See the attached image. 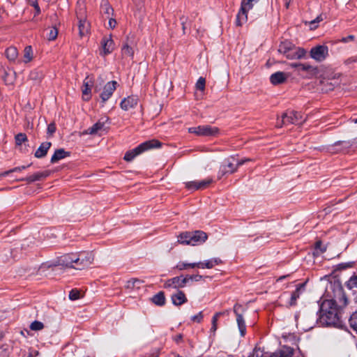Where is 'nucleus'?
Returning <instances> with one entry per match:
<instances>
[{"label": "nucleus", "mask_w": 357, "mask_h": 357, "mask_svg": "<svg viewBox=\"0 0 357 357\" xmlns=\"http://www.w3.org/2000/svg\"><path fill=\"white\" fill-rule=\"evenodd\" d=\"M293 0H284V3H285V7L287 8H289V4L291 3V2Z\"/></svg>", "instance_id": "69168bd1"}, {"label": "nucleus", "mask_w": 357, "mask_h": 357, "mask_svg": "<svg viewBox=\"0 0 357 357\" xmlns=\"http://www.w3.org/2000/svg\"><path fill=\"white\" fill-rule=\"evenodd\" d=\"M56 131V125L54 123H51L47 126V134L52 135Z\"/></svg>", "instance_id": "864d4df0"}, {"label": "nucleus", "mask_w": 357, "mask_h": 357, "mask_svg": "<svg viewBox=\"0 0 357 357\" xmlns=\"http://www.w3.org/2000/svg\"><path fill=\"white\" fill-rule=\"evenodd\" d=\"M91 25L86 19H79L78 23L79 35L81 38L88 36L90 33Z\"/></svg>", "instance_id": "4be33fe9"}, {"label": "nucleus", "mask_w": 357, "mask_h": 357, "mask_svg": "<svg viewBox=\"0 0 357 357\" xmlns=\"http://www.w3.org/2000/svg\"><path fill=\"white\" fill-rule=\"evenodd\" d=\"M337 146H342L344 149H347L352 146V143L349 141H337L331 146L330 150L333 151V148Z\"/></svg>", "instance_id": "e433bc0d"}, {"label": "nucleus", "mask_w": 357, "mask_h": 357, "mask_svg": "<svg viewBox=\"0 0 357 357\" xmlns=\"http://www.w3.org/2000/svg\"><path fill=\"white\" fill-rule=\"evenodd\" d=\"M44 328V324L39 321H34L30 325V329L32 331H40Z\"/></svg>", "instance_id": "a19ab883"}, {"label": "nucleus", "mask_w": 357, "mask_h": 357, "mask_svg": "<svg viewBox=\"0 0 357 357\" xmlns=\"http://www.w3.org/2000/svg\"><path fill=\"white\" fill-rule=\"evenodd\" d=\"M340 305L337 304L336 300H324L320 305V318L327 325L337 326L341 323V307L347 303V298L344 294L340 291L339 293Z\"/></svg>", "instance_id": "f257e3e1"}, {"label": "nucleus", "mask_w": 357, "mask_h": 357, "mask_svg": "<svg viewBox=\"0 0 357 357\" xmlns=\"http://www.w3.org/2000/svg\"><path fill=\"white\" fill-rule=\"evenodd\" d=\"M172 301L174 305L180 306L188 301V299L183 291L177 290L176 292L172 295Z\"/></svg>", "instance_id": "412c9836"}, {"label": "nucleus", "mask_w": 357, "mask_h": 357, "mask_svg": "<svg viewBox=\"0 0 357 357\" xmlns=\"http://www.w3.org/2000/svg\"><path fill=\"white\" fill-rule=\"evenodd\" d=\"M278 52L288 59H299L304 57L306 54L305 49L296 47L291 41L287 40L280 43Z\"/></svg>", "instance_id": "f03ea898"}, {"label": "nucleus", "mask_w": 357, "mask_h": 357, "mask_svg": "<svg viewBox=\"0 0 357 357\" xmlns=\"http://www.w3.org/2000/svg\"><path fill=\"white\" fill-rule=\"evenodd\" d=\"M58 36V31L56 28L52 27L48 33L47 38L49 40H54Z\"/></svg>", "instance_id": "09e8293b"}, {"label": "nucleus", "mask_w": 357, "mask_h": 357, "mask_svg": "<svg viewBox=\"0 0 357 357\" xmlns=\"http://www.w3.org/2000/svg\"><path fill=\"white\" fill-rule=\"evenodd\" d=\"M245 163V160H244L243 159L242 160H237L236 161V166L237 167V168L241 165H243V164Z\"/></svg>", "instance_id": "e2e57ef3"}, {"label": "nucleus", "mask_w": 357, "mask_h": 357, "mask_svg": "<svg viewBox=\"0 0 357 357\" xmlns=\"http://www.w3.org/2000/svg\"><path fill=\"white\" fill-rule=\"evenodd\" d=\"M101 10L102 11L107 15V17L113 13V8L110 6L107 1H102L101 3Z\"/></svg>", "instance_id": "72a5a7b5"}, {"label": "nucleus", "mask_w": 357, "mask_h": 357, "mask_svg": "<svg viewBox=\"0 0 357 357\" xmlns=\"http://www.w3.org/2000/svg\"><path fill=\"white\" fill-rule=\"evenodd\" d=\"M116 22L114 19L110 18L109 20V26L112 29H114L116 26Z\"/></svg>", "instance_id": "4d7b16f0"}, {"label": "nucleus", "mask_w": 357, "mask_h": 357, "mask_svg": "<svg viewBox=\"0 0 357 357\" xmlns=\"http://www.w3.org/2000/svg\"><path fill=\"white\" fill-rule=\"evenodd\" d=\"M243 160H245V162L252 160L250 158H245Z\"/></svg>", "instance_id": "338daca9"}, {"label": "nucleus", "mask_w": 357, "mask_h": 357, "mask_svg": "<svg viewBox=\"0 0 357 357\" xmlns=\"http://www.w3.org/2000/svg\"><path fill=\"white\" fill-rule=\"evenodd\" d=\"M198 181H193L185 183V187L189 190H198Z\"/></svg>", "instance_id": "c03bdc74"}, {"label": "nucleus", "mask_w": 357, "mask_h": 357, "mask_svg": "<svg viewBox=\"0 0 357 357\" xmlns=\"http://www.w3.org/2000/svg\"><path fill=\"white\" fill-rule=\"evenodd\" d=\"M122 54L125 56L132 57L134 54V51L131 47H130L128 44H126L123 46L121 49Z\"/></svg>", "instance_id": "4c0bfd02"}, {"label": "nucleus", "mask_w": 357, "mask_h": 357, "mask_svg": "<svg viewBox=\"0 0 357 357\" xmlns=\"http://www.w3.org/2000/svg\"><path fill=\"white\" fill-rule=\"evenodd\" d=\"M161 146V143L157 139H152L144 142L131 151L126 153L123 159L127 162L132 161L137 155L141 154L145 151L153 148H158Z\"/></svg>", "instance_id": "7ed1b4c3"}, {"label": "nucleus", "mask_w": 357, "mask_h": 357, "mask_svg": "<svg viewBox=\"0 0 357 357\" xmlns=\"http://www.w3.org/2000/svg\"><path fill=\"white\" fill-rule=\"evenodd\" d=\"M203 314L202 312H199L197 314L192 317V321L197 323H200L203 319Z\"/></svg>", "instance_id": "603ef678"}, {"label": "nucleus", "mask_w": 357, "mask_h": 357, "mask_svg": "<svg viewBox=\"0 0 357 357\" xmlns=\"http://www.w3.org/2000/svg\"><path fill=\"white\" fill-rule=\"evenodd\" d=\"M70 153L69 151H65L64 149H59L54 151V153L52 155L50 161L52 163H56L59 160L70 156Z\"/></svg>", "instance_id": "a878e982"}, {"label": "nucleus", "mask_w": 357, "mask_h": 357, "mask_svg": "<svg viewBox=\"0 0 357 357\" xmlns=\"http://www.w3.org/2000/svg\"><path fill=\"white\" fill-rule=\"evenodd\" d=\"M243 307L241 305L236 304L234 306V312L236 316V322L241 333V335L243 337L246 333V326L243 315L240 313V311H243Z\"/></svg>", "instance_id": "9b49d317"}, {"label": "nucleus", "mask_w": 357, "mask_h": 357, "mask_svg": "<svg viewBox=\"0 0 357 357\" xmlns=\"http://www.w3.org/2000/svg\"><path fill=\"white\" fill-rule=\"evenodd\" d=\"M17 50L15 47H10L6 50V56L10 61H15L17 57Z\"/></svg>", "instance_id": "2f4dec72"}, {"label": "nucleus", "mask_w": 357, "mask_h": 357, "mask_svg": "<svg viewBox=\"0 0 357 357\" xmlns=\"http://www.w3.org/2000/svg\"><path fill=\"white\" fill-rule=\"evenodd\" d=\"M206 80L204 77L199 78L196 83V88L200 91H204L205 88Z\"/></svg>", "instance_id": "8fccbe9b"}, {"label": "nucleus", "mask_w": 357, "mask_h": 357, "mask_svg": "<svg viewBox=\"0 0 357 357\" xmlns=\"http://www.w3.org/2000/svg\"><path fill=\"white\" fill-rule=\"evenodd\" d=\"M31 46H27L25 47L24 49V59H25V62H29L31 59H32V56H31Z\"/></svg>", "instance_id": "de8ad7c7"}, {"label": "nucleus", "mask_w": 357, "mask_h": 357, "mask_svg": "<svg viewBox=\"0 0 357 357\" xmlns=\"http://www.w3.org/2000/svg\"><path fill=\"white\" fill-rule=\"evenodd\" d=\"M225 312H217L214 314V316L212 318V326L211 328V333H213V335L215 334L217 328H218V320L219 319V317L220 316H222V314H224Z\"/></svg>", "instance_id": "473e14b6"}, {"label": "nucleus", "mask_w": 357, "mask_h": 357, "mask_svg": "<svg viewBox=\"0 0 357 357\" xmlns=\"http://www.w3.org/2000/svg\"><path fill=\"white\" fill-rule=\"evenodd\" d=\"M186 284V277L176 276L166 280L164 283V288H172L179 290V289L184 287Z\"/></svg>", "instance_id": "1a4fd4ad"}, {"label": "nucleus", "mask_w": 357, "mask_h": 357, "mask_svg": "<svg viewBox=\"0 0 357 357\" xmlns=\"http://www.w3.org/2000/svg\"><path fill=\"white\" fill-rule=\"evenodd\" d=\"M185 277H186L187 282L189 280H195L196 282H198V281L201 280L203 278V276L201 275H199V274L192 275H188Z\"/></svg>", "instance_id": "3c124183"}, {"label": "nucleus", "mask_w": 357, "mask_h": 357, "mask_svg": "<svg viewBox=\"0 0 357 357\" xmlns=\"http://www.w3.org/2000/svg\"><path fill=\"white\" fill-rule=\"evenodd\" d=\"M15 141L16 146H21L22 143L28 141L27 136L25 133H18L15 137Z\"/></svg>", "instance_id": "f704fd0d"}, {"label": "nucleus", "mask_w": 357, "mask_h": 357, "mask_svg": "<svg viewBox=\"0 0 357 357\" xmlns=\"http://www.w3.org/2000/svg\"><path fill=\"white\" fill-rule=\"evenodd\" d=\"M248 357H267L264 350L260 348H256Z\"/></svg>", "instance_id": "37998d69"}, {"label": "nucleus", "mask_w": 357, "mask_h": 357, "mask_svg": "<svg viewBox=\"0 0 357 357\" xmlns=\"http://www.w3.org/2000/svg\"><path fill=\"white\" fill-rule=\"evenodd\" d=\"M117 82L116 81H111L107 82L104 86L103 91L100 94V98L103 102L107 101L113 94L116 89Z\"/></svg>", "instance_id": "ddd939ff"}, {"label": "nucleus", "mask_w": 357, "mask_h": 357, "mask_svg": "<svg viewBox=\"0 0 357 357\" xmlns=\"http://www.w3.org/2000/svg\"><path fill=\"white\" fill-rule=\"evenodd\" d=\"M50 174V171H49V170H46V171H43V172H36L25 178L19 179V181H26L29 183H32L34 181L43 180L45 178H47V176H49Z\"/></svg>", "instance_id": "f3484780"}, {"label": "nucleus", "mask_w": 357, "mask_h": 357, "mask_svg": "<svg viewBox=\"0 0 357 357\" xmlns=\"http://www.w3.org/2000/svg\"><path fill=\"white\" fill-rule=\"evenodd\" d=\"M151 301L154 304H155L158 306L164 305L165 303V297L164 292H162V291L158 292L157 294L153 296V297L151 298Z\"/></svg>", "instance_id": "c756f323"}, {"label": "nucleus", "mask_w": 357, "mask_h": 357, "mask_svg": "<svg viewBox=\"0 0 357 357\" xmlns=\"http://www.w3.org/2000/svg\"><path fill=\"white\" fill-rule=\"evenodd\" d=\"M222 260L219 258H213L209 260H206L204 262L197 263H185L180 261L176 266V268L179 271H183L189 268H212L215 266L220 264Z\"/></svg>", "instance_id": "39448f33"}, {"label": "nucleus", "mask_w": 357, "mask_h": 357, "mask_svg": "<svg viewBox=\"0 0 357 357\" xmlns=\"http://www.w3.org/2000/svg\"><path fill=\"white\" fill-rule=\"evenodd\" d=\"M213 182L212 178H206L202 181H198L197 186L199 190H203L206 188Z\"/></svg>", "instance_id": "58836bf2"}, {"label": "nucleus", "mask_w": 357, "mask_h": 357, "mask_svg": "<svg viewBox=\"0 0 357 357\" xmlns=\"http://www.w3.org/2000/svg\"><path fill=\"white\" fill-rule=\"evenodd\" d=\"M287 77L288 76L285 73L278 71L271 75L270 82L273 85H278L285 82Z\"/></svg>", "instance_id": "aec40b11"}, {"label": "nucleus", "mask_w": 357, "mask_h": 357, "mask_svg": "<svg viewBox=\"0 0 357 357\" xmlns=\"http://www.w3.org/2000/svg\"><path fill=\"white\" fill-rule=\"evenodd\" d=\"M347 287L349 289L357 288V275H353L347 282Z\"/></svg>", "instance_id": "79ce46f5"}, {"label": "nucleus", "mask_w": 357, "mask_h": 357, "mask_svg": "<svg viewBox=\"0 0 357 357\" xmlns=\"http://www.w3.org/2000/svg\"><path fill=\"white\" fill-rule=\"evenodd\" d=\"M52 143L50 142H43L36 151L34 156L37 158H44L47 155V151L50 149Z\"/></svg>", "instance_id": "393cba45"}, {"label": "nucleus", "mask_w": 357, "mask_h": 357, "mask_svg": "<svg viewBox=\"0 0 357 357\" xmlns=\"http://www.w3.org/2000/svg\"><path fill=\"white\" fill-rule=\"evenodd\" d=\"M182 29H183V33H185V24L182 25Z\"/></svg>", "instance_id": "774afa93"}, {"label": "nucleus", "mask_w": 357, "mask_h": 357, "mask_svg": "<svg viewBox=\"0 0 357 357\" xmlns=\"http://www.w3.org/2000/svg\"><path fill=\"white\" fill-rule=\"evenodd\" d=\"M237 170V167L234 163L233 161H231L230 159H227L225 160V164L222 165L220 168L219 174L220 176H224L227 173L233 174Z\"/></svg>", "instance_id": "dca6fc26"}, {"label": "nucleus", "mask_w": 357, "mask_h": 357, "mask_svg": "<svg viewBox=\"0 0 357 357\" xmlns=\"http://www.w3.org/2000/svg\"><path fill=\"white\" fill-rule=\"evenodd\" d=\"M80 291L77 289H72L69 293V298L71 301H75L80 298Z\"/></svg>", "instance_id": "a18cd8bd"}, {"label": "nucleus", "mask_w": 357, "mask_h": 357, "mask_svg": "<svg viewBox=\"0 0 357 357\" xmlns=\"http://www.w3.org/2000/svg\"><path fill=\"white\" fill-rule=\"evenodd\" d=\"M94 255L90 252H82L76 253L75 268L84 269L93 264Z\"/></svg>", "instance_id": "423d86ee"}, {"label": "nucleus", "mask_w": 357, "mask_h": 357, "mask_svg": "<svg viewBox=\"0 0 357 357\" xmlns=\"http://www.w3.org/2000/svg\"><path fill=\"white\" fill-rule=\"evenodd\" d=\"M31 165V163L28 165L27 166H21V167H15L13 169H11L8 171H6L4 172H2L0 174V177H3V176H6L7 175H8L10 173H13V172H20L23 169H25L26 168L30 167Z\"/></svg>", "instance_id": "c9c22d12"}, {"label": "nucleus", "mask_w": 357, "mask_h": 357, "mask_svg": "<svg viewBox=\"0 0 357 357\" xmlns=\"http://www.w3.org/2000/svg\"><path fill=\"white\" fill-rule=\"evenodd\" d=\"M208 238L206 233L201 230L191 231L192 245L204 243Z\"/></svg>", "instance_id": "2eb2a0df"}, {"label": "nucleus", "mask_w": 357, "mask_h": 357, "mask_svg": "<svg viewBox=\"0 0 357 357\" xmlns=\"http://www.w3.org/2000/svg\"><path fill=\"white\" fill-rule=\"evenodd\" d=\"M291 66L296 68L298 71L311 72L315 70L314 68L307 63H291Z\"/></svg>", "instance_id": "c85d7f7f"}, {"label": "nucleus", "mask_w": 357, "mask_h": 357, "mask_svg": "<svg viewBox=\"0 0 357 357\" xmlns=\"http://www.w3.org/2000/svg\"><path fill=\"white\" fill-rule=\"evenodd\" d=\"M142 282L136 278H132L127 281L126 288L128 289H139Z\"/></svg>", "instance_id": "7c9ffc66"}, {"label": "nucleus", "mask_w": 357, "mask_h": 357, "mask_svg": "<svg viewBox=\"0 0 357 357\" xmlns=\"http://www.w3.org/2000/svg\"><path fill=\"white\" fill-rule=\"evenodd\" d=\"M182 339H183V335L181 334H178L174 337V340L176 343H178L179 342H181L182 340Z\"/></svg>", "instance_id": "13d9d810"}, {"label": "nucleus", "mask_w": 357, "mask_h": 357, "mask_svg": "<svg viewBox=\"0 0 357 357\" xmlns=\"http://www.w3.org/2000/svg\"><path fill=\"white\" fill-rule=\"evenodd\" d=\"M253 7V2L248 1V0H243L241 5V8L236 15V24L241 26L243 24L247 22L248 12Z\"/></svg>", "instance_id": "6e6552de"}, {"label": "nucleus", "mask_w": 357, "mask_h": 357, "mask_svg": "<svg viewBox=\"0 0 357 357\" xmlns=\"http://www.w3.org/2000/svg\"><path fill=\"white\" fill-rule=\"evenodd\" d=\"M322 20V17L321 16H318L314 20H312L310 24H314L315 23L319 22Z\"/></svg>", "instance_id": "680f3d73"}, {"label": "nucleus", "mask_w": 357, "mask_h": 357, "mask_svg": "<svg viewBox=\"0 0 357 357\" xmlns=\"http://www.w3.org/2000/svg\"><path fill=\"white\" fill-rule=\"evenodd\" d=\"M103 55L111 53L114 49V43L111 36L104 37L102 40Z\"/></svg>", "instance_id": "b1692460"}, {"label": "nucleus", "mask_w": 357, "mask_h": 357, "mask_svg": "<svg viewBox=\"0 0 357 357\" xmlns=\"http://www.w3.org/2000/svg\"><path fill=\"white\" fill-rule=\"evenodd\" d=\"M314 248L318 253H324L326 250V247L323 245L321 241L316 242Z\"/></svg>", "instance_id": "49530a36"}, {"label": "nucleus", "mask_w": 357, "mask_h": 357, "mask_svg": "<svg viewBox=\"0 0 357 357\" xmlns=\"http://www.w3.org/2000/svg\"><path fill=\"white\" fill-rule=\"evenodd\" d=\"M93 85V81L87 76L83 82L82 88V98L84 100L89 101L91 99V87Z\"/></svg>", "instance_id": "4468645a"}, {"label": "nucleus", "mask_w": 357, "mask_h": 357, "mask_svg": "<svg viewBox=\"0 0 357 357\" xmlns=\"http://www.w3.org/2000/svg\"><path fill=\"white\" fill-rule=\"evenodd\" d=\"M328 54V48L325 45H317L310 50V56L317 61H324Z\"/></svg>", "instance_id": "9d476101"}, {"label": "nucleus", "mask_w": 357, "mask_h": 357, "mask_svg": "<svg viewBox=\"0 0 357 357\" xmlns=\"http://www.w3.org/2000/svg\"><path fill=\"white\" fill-rule=\"evenodd\" d=\"M190 241H192L191 231H184V232L181 233L178 236V241L177 242L179 244L191 245H192V243H190Z\"/></svg>", "instance_id": "bb28decb"}, {"label": "nucleus", "mask_w": 357, "mask_h": 357, "mask_svg": "<svg viewBox=\"0 0 357 357\" xmlns=\"http://www.w3.org/2000/svg\"><path fill=\"white\" fill-rule=\"evenodd\" d=\"M355 39V36L354 35H349L347 37L342 38L340 41L342 43H348L349 41H352Z\"/></svg>", "instance_id": "5fc2aeb1"}, {"label": "nucleus", "mask_w": 357, "mask_h": 357, "mask_svg": "<svg viewBox=\"0 0 357 357\" xmlns=\"http://www.w3.org/2000/svg\"><path fill=\"white\" fill-rule=\"evenodd\" d=\"M108 120V118H106L105 120H103V119H100L94 125L89 128L86 131V133L89 135L98 134L99 131L105 129V123L107 122Z\"/></svg>", "instance_id": "6ab92c4d"}, {"label": "nucleus", "mask_w": 357, "mask_h": 357, "mask_svg": "<svg viewBox=\"0 0 357 357\" xmlns=\"http://www.w3.org/2000/svg\"><path fill=\"white\" fill-rule=\"evenodd\" d=\"M75 261L76 253L66 254L59 258V264L66 267L75 268Z\"/></svg>", "instance_id": "f8f14e48"}, {"label": "nucleus", "mask_w": 357, "mask_h": 357, "mask_svg": "<svg viewBox=\"0 0 357 357\" xmlns=\"http://www.w3.org/2000/svg\"><path fill=\"white\" fill-rule=\"evenodd\" d=\"M306 118L304 117L301 113L296 111H287L282 114V119L278 120L276 126L281 128L283 126L289 124L301 125L305 121Z\"/></svg>", "instance_id": "20e7f679"}, {"label": "nucleus", "mask_w": 357, "mask_h": 357, "mask_svg": "<svg viewBox=\"0 0 357 357\" xmlns=\"http://www.w3.org/2000/svg\"><path fill=\"white\" fill-rule=\"evenodd\" d=\"M349 324L351 327L357 332V311L354 312L349 319Z\"/></svg>", "instance_id": "ea45409f"}, {"label": "nucleus", "mask_w": 357, "mask_h": 357, "mask_svg": "<svg viewBox=\"0 0 357 357\" xmlns=\"http://www.w3.org/2000/svg\"><path fill=\"white\" fill-rule=\"evenodd\" d=\"M180 20L181 21V24L182 25H184L185 24V23L187 22L188 20V17L185 16V15H182L181 17H180Z\"/></svg>", "instance_id": "052dcab7"}, {"label": "nucleus", "mask_w": 357, "mask_h": 357, "mask_svg": "<svg viewBox=\"0 0 357 357\" xmlns=\"http://www.w3.org/2000/svg\"><path fill=\"white\" fill-rule=\"evenodd\" d=\"M294 349L289 347H284L282 349L275 351L271 355L266 353L267 357H292Z\"/></svg>", "instance_id": "a211bd4d"}, {"label": "nucleus", "mask_w": 357, "mask_h": 357, "mask_svg": "<svg viewBox=\"0 0 357 357\" xmlns=\"http://www.w3.org/2000/svg\"><path fill=\"white\" fill-rule=\"evenodd\" d=\"M33 6H34V8L36 9V14H39L40 13V9L38 4L37 3H34L33 4Z\"/></svg>", "instance_id": "0e129e2a"}, {"label": "nucleus", "mask_w": 357, "mask_h": 357, "mask_svg": "<svg viewBox=\"0 0 357 357\" xmlns=\"http://www.w3.org/2000/svg\"><path fill=\"white\" fill-rule=\"evenodd\" d=\"M138 99L135 96H128L124 98L121 102V107L123 110H128L134 108L137 105Z\"/></svg>", "instance_id": "5701e85b"}, {"label": "nucleus", "mask_w": 357, "mask_h": 357, "mask_svg": "<svg viewBox=\"0 0 357 357\" xmlns=\"http://www.w3.org/2000/svg\"><path fill=\"white\" fill-rule=\"evenodd\" d=\"M339 269H345L347 268L351 267L350 264H340L338 265Z\"/></svg>", "instance_id": "bf43d9fd"}, {"label": "nucleus", "mask_w": 357, "mask_h": 357, "mask_svg": "<svg viewBox=\"0 0 357 357\" xmlns=\"http://www.w3.org/2000/svg\"><path fill=\"white\" fill-rule=\"evenodd\" d=\"M304 284H300L296 287V289L291 294L289 305L294 306L296 305V301L299 298L301 289L304 287Z\"/></svg>", "instance_id": "cd10ccee"}, {"label": "nucleus", "mask_w": 357, "mask_h": 357, "mask_svg": "<svg viewBox=\"0 0 357 357\" xmlns=\"http://www.w3.org/2000/svg\"><path fill=\"white\" fill-rule=\"evenodd\" d=\"M188 132L197 136L209 137L215 136L219 132V129L217 127L206 125L189 128Z\"/></svg>", "instance_id": "0eeeda50"}, {"label": "nucleus", "mask_w": 357, "mask_h": 357, "mask_svg": "<svg viewBox=\"0 0 357 357\" xmlns=\"http://www.w3.org/2000/svg\"><path fill=\"white\" fill-rule=\"evenodd\" d=\"M355 62H357V55H356V56H351V57H350V58L347 59L344 61V63H345L346 64H348V65H349V64H351V63H355Z\"/></svg>", "instance_id": "6e6d98bb"}]
</instances>
